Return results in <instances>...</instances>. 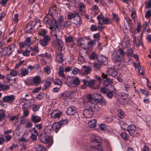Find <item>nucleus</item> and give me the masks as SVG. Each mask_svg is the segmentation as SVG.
Returning <instances> with one entry per match:
<instances>
[{
  "mask_svg": "<svg viewBox=\"0 0 151 151\" xmlns=\"http://www.w3.org/2000/svg\"><path fill=\"white\" fill-rule=\"evenodd\" d=\"M88 101L86 104L87 109L83 111V114L86 118H90L93 115V111L97 109L98 105L94 103L96 100L91 94L87 96Z\"/></svg>",
  "mask_w": 151,
  "mask_h": 151,
  "instance_id": "obj_1",
  "label": "nucleus"
},
{
  "mask_svg": "<svg viewBox=\"0 0 151 151\" xmlns=\"http://www.w3.org/2000/svg\"><path fill=\"white\" fill-rule=\"evenodd\" d=\"M50 33L53 38L55 39L53 43V45L58 49L57 51H62L64 45L63 41L61 39L58 38L57 33L53 30L51 31Z\"/></svg>",
  "mask_w": 151,
  "mask_h": 151,
  "instance_id": "obj_2",
  "label": "nucleus"
},
{
  "mask_svg": "<svg viewBox=\"0 0 151 151\" xmlns=\"http://www.w3.org/2000/svg\"><path fill=\"white\" fill-rule=\"evenodd\" d=\"M124 56V52L121 49L114 51L112 54V57L113 60L116 62L121 61Z\"/></svg>",
  "mask_w": 151,
  "mask_h": 151,
  "instance_id": "obj_3",
  "label": "nucleus"
},
{
  "mask_svg": "<svg viewBox=\"0 0 151 151\" xmlns=\"http://www.w3.org/2000/svg\"><path fill=\"white\" fill-rule=\"evenodd\" d=\"M63 20V17H60L58 18V22H55L54 24V29L55 31L57 29H63L66 25L65 22Z\"/></svg>",
  "mask_w": 151,
  "mask_h": 151,
  "instance_id": "obj_4",
  "label": "nucleus"
},
{
  "mask_svg": "<svg viewBox=\"0 0 151 151\" xmlns=\"http://www.w3.org/2000/svg\"><path fill=\"white\" fill-rule=\"evenodd\" d=\"M14 46L12 45L9 46L4 49L0 48V53L2 54L5 56H8L13 52Z\"/></svg>",
  "mask_w": 151,
  "mask_h": 151,
  "instance_id": "obj_5",
  "label": "nucleus"
},
{
  "mask_svg": "<svg viewBox=\"0 0 151 151\" xmlns=\"http://www.w3.org/2000/svg\"><path fill=\"white\" fill-rule=\"evenodd\" d=\"M127 130L130 135L133 137L137 136L138 134L137 128L134 125H131L128 126L127 127Z\"/></svg>",
  "mask_w": 151,
  "mask_h": 151,
  "instance_id": "obj_6",
  "label": "nucleus"
},
{
  "mask_svg": "<svg viewBox=\"0 0 151 151\" xmlns=\"http://www.w3.org/2000/svg\"><path fill=\"white\" fill-rule=\"evenodd\" d=\"M43 22L44 23H45L47 27L52 30L51 31L53 30L55 32L54 29H53L54 28V25H53L52 21L51 19L47 16H45L44 17Z\"/></svg>",
  "mask_w": 151,
  "mask_h": 151,
  "instance_id": "obj_7",
  "label": "nucleus"
},
{
  "mask_svg": "<svg viewBox=\"0 0 151 151\" xmlns=\"http://www.w3.org/2000/svg\"><path fill=\"white\" fill-rule=\"evenodd\" d=\"M35 22L32 21L27 24L24 28V31L27 33H31L32 32V29L34 27L36 24Z\"/></svg>",
  "mask_w": 151,
  "mask_h": 151,
  "instance_id": "obj_8",
  "label": "nucleus"
},
{
  "mask_svg": "<svg viewBox=\"0 0 151 151\" xmlns=\"http://www.w3.org/2000/svg\"><path fill=\"white\" fill-rule=\"evenodd\" d=\"M48 14L52 18L54 21H56L57 17L58 14L56 13V7H51L49 10Z\"/></svg>",
  "mask_w": 151,
  "mask_h": 151,
  "instance_id": "obj_9",
  "label": "nucleus"
},
{
  "mask_svg": "<svg viewBox=\"0 0 151 151\" xmlns=\"http://www.w3.org/2000/svg\"><path fill=\"white\" fill-rule=\"evenodd\" d=\"M40 141L44 144L48 143L49 142L50 138L49 136L46 134H41L39 137Z\"/></svg>",
  "mask_w": 151,
  "mask_h": 151,
  "instance_id": "obj_10",
  "label": "nucleus"
},
{
  "mask_svg": "<svg viewBox=\"0 0 151 151\" xmlns=\"http://www.w3.org/2000/svg\"><path fill=\"white\" fill-rule=\"evenodd\" d=\"M34 104V101L33 99L28 100L26 99V101L23 104L22 107L24 109H28L32 107Z\"/></svg>",
  "mask_w": 151,
  "mask_h": 151,
  "instance_id": "obj_11",
  "label": "nucleus"
},
{
  "mask_svg": "<svg viewBox=\"0 0 151 151\" xmlns=\"http://www.w3.org/2000/svg\"><path fill=\"white\" fill-rule=\"evenodd\" d=\"M15 99V96L13 95L4 96L2 98V101L4 102L12 103Z\"/></svg>",
  "mask_w": 151,
  "mask_h": 151,
  "instance_id": "obj_12",
  "label": "nucleus"
},
{
  "mask_svg": "<svg viewBox=\"0 0 151 151\" xmlns=\"http://www.w3.org/2000/svg\"><path fill=\"white\" fill-rule=\"evenodd\" d=\"M82 81L84 83V84L82 86L83 88H86V86H88L91 88H93L94 83V81L91 80L90 81H88L85 79H83Z\"/></svg>",
  "mask_w": 151,
  "mask_h": 151,
  "instance_id": "obj_13",
  "label": "nucleus"
},
{
  "mask_svg": "<svg viewBox=\"0 0 151 151\" xmlns=\"http://www.w3.org/2000/svg\"><path fill=\"white\" fill-rule=\"evenodd\" d=\"M62 51H56V52L55 59L57 62L59 63H62L64 60L63 56L61 52Z\"/></svg>",
  "mask_w": 151,
  "mask_h": 151,
  "instance_id": "obj_14",
  "label": "nucleus"
},
{
  "mask_svg": "<svg viewBox=\"0 0 151 151\" xmlns=\"http://www.w3.org/2000/svg\"><path fill=\"white\" fill-rule=\"evenodd\" d=\"M110 89L106 93L107 97L109 99H111L113 97V93H115L116 90L114 86L112 85H110Z\"/></svg>",
  "mask_w": 151,
  "mask_h": 151,
  "instance_id": "obj_15",
  "label": "nucleus"
},
{
  "mask_svg": "<svg viewBox=\"0 0 151 151\" xmlns=\"http://www.w3.org/2000/svg\"><path fill=\"white\" fill-rule=\"evenodd\" d=\"M77 109L75 107L72 106L68 107L66 110V113L69 115H73L76 113Z\"/></svg>",
  "mask_w": 151,
  "mask_h": 151,
  "instance_id": "obj_16",
  "label": "nucleus"
},
{
  "mask_svg": "<svg viewBox=\"0 0 151 151\" xmlns=\"http://www.w3.org/2000/svg\"><path fill=\"white\" fill-rule=\"evenodd\" d=\"M62 114V111L55 110L53 111L50 114L51 115V117L53 119H58L60 117Z\"/></svg>",
  "mask_w": 151,
  "mask_h": 151,
  "instance_id": "obj_17",
  "label": "nucleus"
},
{
  "mask_svg": "<svg viewBox=\"0 0 151 151\" xmlns=\"http://www.w3.org/2000/svg\"><path fill=\"white\" fill-rule=\"evenodd\" d=\"M107 76V75L105 74L104 73H102V74L101 77L103 78V79H106L104 81V83L106 86L112 84L113 83L111 79L108 78Z\"/></svg>",
  "mask_w": 151,
  "mask_h": 151,
  "instance_id": "obj_18",
  "label": "nucleus"
},
{
  "mask_svg": "<svg viewBox=\"0 0 151 151\" xmlns=\"http://www.w3.org/2000/svg\"><path fill=\"white\" fill-rule=\"evenodd\" d=\"M101 138L98 136H92L91 137V142L90 143V145L92 147V146H93V144L95 143H98L101 142Z\"/></svg>",
  "mask_w": 151,
  "mask_h": 151,
  "instance_id": "obj_19",
  "label": "nucleus"
},
{
  "mask_svg": "<svg viewBox=\"0 0 151 151\" xmlns=\"http://www.w3.org/2000/svg\"><path fill=\"white\" fill-rule=\"evenodd\" d=\"M20 73L19 76L20 77H24L28 75L29 71L28 70L25 68H22L20 69Z\"/></svg>",
  "mask_w": 151,
  "mask_h": 151,
  "instance_id": "obj_20",
  "label": "nucleus"
},
{
  "mask_svg": "<svg viewBox=\"0 0 151 151\" xmlns=\"http://www.w3.org/2000/svg\"><path fill=\"white\" fill-rule=\"evenodd\" d=\"M98 61L102 65H106L108 63L107 58L105 56L101 55L99 57Z\"/></svg>",
  "mask_w": 151,
  "mask_h": 151,
  "instance_id": "obj_21",
  "label": "nucleus"
},
{
  "mask_svg": "<svg viewBox=\"0 0 151 151\" xmlns=\"http://www.w3.org/2000/svg\"><path fill=\"white\" fill-rule=\"evenodd\" d=\"M53 79L52 78L48 77L47 78L45 83L44 85L45 88L46 89L50 85L51 83L53 82Z\"/></svg>",
  "mask_w": 151,
  "mask_h": 151,
  "instance_id": "obj_22",
  "label": "nucleus"
},
{
  "mask_svg": "<svg viewBox=\"0 0 151 151\" xmlns=\"http://www.w3.org/2000/svg\"><path fill=\"white\" fill-rule=\"evenodd\" d=\"M41 79L39 76H36L32 79L33 83L36 85H39L41 83Z\"/></svg>",
  "mask_w": 151,
  "mask_h": 151,
  "instance_id": "obj_23",
  "label": "nucleus"
},
{
  "mask_svg": "<svg viewBox=\"0 0 151 151\" xmlns=\"http://www.w3.org/2000/svg\"><path fill=\"white\" fill-rule=\"evenodd\" d=\"M108 75L113 77H115L117 74V73L116 71L113 69H110L107 71Z\"/></svg>",
  "mask_w": 151,
  "mask_h": 151,
  "instance_id": "obj_24",
  "label": "nucleus"
},
{
  "mask_svg": "<svg viewBox=\"0 0 151 151\" xmlns=\"http://www.w3.org/2000/svg\"><path fill=\"white\" fill-rule=\"evenodd\" d=\"M31 120L32 122L36 123L40 122L41 120V119L38 116L33 115L32 116Z\"/></svg>",
  "mask_w": 151,
  "mask_h": 151,
  "instance_id": "obj_25",
  "label": "nucleus"
},
{
  "mask_svg": "<svg viewBox=\"0 0 151 151\" xmlns=\"http://www.w3.org/2000/svg\"><path fill=\"white\" fill-rule=\"evenodd\" d=\"M94 103L96 104V102H98L100 105L105 106L106 105L107 103L106 101L104 99H96Z\"/></svg>",
  "mask_w": 151,
  "mask_h": 151,
  "instance_id": "obj_26",
  "label": "nucleus"
},
{
  "mask_svg": "<svg viewBox=\"0 0 151 151\" xmlns=\"http://www.w3.org/2000/svg\"><path fill=\"white\" fill-rule=\"evenodd\" d=\"M61 125L60 122H56L53 124L52 126V127L54 130H57L59 129L60 128Z\"/></svg>",
  "mask_w": 151,
  "mask_h": 151,
  "instance_id": "obj_27",
  "label": "nucleus"
},
{
  "mask_svg": "<svg viewBox=\"0 0 151 151\" xmlns=\"http://www.w3.org/2000/svg\"><path fill=\"white\" fill-rule=\"evenodd\" d=\"M74 23L77 25H80L81 23V19L78 15L75 17Z\"/></svg>",
  "mask_w": 151,
  "mask_h": 151,
  "instance_id": "obj_28",
  "label": "nucleus"
},
{
  "mask_svg": "<svg viewBox=\"0 0 151 151\" xmlns=\"http://www.w3.org/2000/svg\"><path fill=\"white\" fill-rule=\"evenodd\" d=\"M10 89V87L8 85H5L0 83V91L8 90Z\"/></svg>",
  "mask_w": 151,
  "mask_h": 151,
  "instance_id": "obj_29",
  "label": "nucleus"
},
{
  "mask_svg": "<svg viewBox=\"0 0 151 151\" xmlns=\"http://www.w3.org/2000/svg\"><path fill=\"white\" fill-rule=\"evenodd\" d=\"M36 151H45V148L42 145L38 144L36 145Z\"/></svg>",
  "mask_w": 151,
  "mask_h": 151,
  "instance_id": "obj_30",
  "label": "nucleus"
},
{
  "mask_svg": "<svg viewBox=\"0 0 151 151\" xmlns=\"http://www.w3.org/2000/svg\"><path fill=\"white\" fill-rule=\"evenodd\" d=\"M96 120L93 119L89 122H88V125L90 128H95L96 127Z\"/></svg>",
  "mask_w": 151,
  "mask_h": 151,
  "instance_id": "obj_31",
  "label": "nucleus"
},
{
  "mask_svg": "<svg viewBox=\"0 0 151 151\" xmlns=\"http://www.w3.org/2000/svg\"><path fill=\"white\" fill-rule=\"evenodd\" d=\"M72 82V85L73 84L75 86H77L79 85L80 81L78 77H76L73 79Z\"/></svg>",
  "mask_w": 151,
  "mask_h": 151,
  "instance_id": "obj_32",
  "label": "nucleus"
},
{
  "mask_svg": "<svg viewBox=\"0 0 151 151\" xmlns=\"http://www.w3.org/2000/svg\"><path fill=\"white\" fill-rule=\"evenodd\" d=\"M52 128L50 126L46 127L44 129V134H49L51 133L52 131Z\"/></svg>",
  "mask_w": 151,
  "mask_h": 151,
  "instance_id": "obj_33",
  "label": "nucleus"
},
{
  "mask_svg": "<svg viewBox=\"0 0 151 151\" xmlns=\"http://www.w3.org/2000/svg\"><path fill=\"white\" fill-rule=\"evenodd\" d=\"M78 15V13L76 12H74L73 13L70 14L68 16V20H70L72 18L76 17Z\"/></svg>",
  "mask_w": 151,
  "mask_h": 151,
  "instance_id": "obj_34",
  "label": "nucleus"
},
{
  "mask_svg": "<svg viewBox=\"0 0 151 151\" xmlns=\"http://www.w3.org/2000/svg\"><path fill=\"white\" fill-rule=\"evenodd\" d=\"M65 40L67 43L74 44L73 39L71 36L65 37Z\"/></svg>",
  "mask_w": 151,
  "mask_h": 151,
  "instance_id": "obj_35",
  "label": "nucleus"
},
{
  "mask_svg": "<svg viewBox=\"0 0 151 151\" xmlns=\"http://www.w3.org/2000/svg\"><path fill=\"white\" fill-rule=\"evenodd\" d=\"M92 147L94 148V151H103L102 147L99 144H97V145L92 146Z\"/></svg>",
  "mask_w": 151,
  "mask_h": 151,
  "instance_id": "obj_36",
  "label": "nucleus"
},
{
  "mask_svg": "<svg viewBox=\"0 0 151 151\" xmlns=\"http://www.w3.org/2000/svg\"><path fill=\"white\" fill-rule=\"evenodd\" d=\"M133 42L136 46H139L141 44V42L139 39H137L135 36L133 37Z\"/></svg>",
  "mask_w": 151,
  "mask_h": 151,
  "instance_id": "obj_37",
  "label": "nucleus"
},
{
  "mask_svg": "<svg viewBox=\"0 0 151 151\" xmlns=\"http://www.w3.org/2000/svg\"><path fill=\"white\" fill-rule=\"evenodd\" d=\"M58 74L60 76L62 77L63 78L65 79V76L64 73V70L63 68L61 67H60Z\"/></svg>",
  "mask_w": 151,
  "mask_h": 151,
  "instance_id": "obj_38",
  "label": "nucleus"
},
{
  "mask_svg": "<svg viewBox=\"0 0 151 151\" xmlns=\"http://www.w3.org/2000/svg\"><path fill=\"white\" fill-rule=\"evenodd\" d=\"M121 136L125 140H127L129 138V135L126 132H123L120 134Z\"/></svg>",
  "mask_w": 151,
  "mask_h": 151,
  "instance_id": "obj_39",
  "label": "nucleus"
},
{
  "mask_svg": "<svg viewBox=\"0 0 151 151\" xmlns=\"http://www.w3.org/2000/svg\"><path fill=\"white\" fill-rule=\"evenodd\" d=\"M117 113L118 116L120 118L123 119L124 117L125 114L121 110H118Z\"/></svg>",
  "mask_w": 151,
  "mask_h": 151,
  "instance_id": "obj_40",
  "label": "nucleus"
},
{
  "mask_svg": "<svg viewBox=\"0 0 151 151\" xmlns=\"http://www.w3.org/2000/svg\"><path fill=\"white\" fill-rule=\"evenodd\" d=\"M141 28V25L140 23H138L137 25V27L134 31V32L137 33L140 32Z\"/></svg>",
  "mask_w": 151,
  "mask_h": 151,
  "instance_id": "obj_41",
  "label": "nucleus"
},
{
  "mask_svg": "<svg viewBox=\"0 0 151 151\" xmlns=\"http://www.w3.org/2000/svg\"><path fill=\"white\" fill-rule=\"evenodd\" d=\"M46 30L44 29H41L38 31V34L40 36H45L47 33Z\"/></svg>",
  "mask_w": 151,
  "mask_h": 151,
  "instance_id": "obj_42",
  "label": "nucleus"
},
{
  "mask_svg": "<svg viewBox=\"0 0 151 151\" xmlns=\"http://www.w3.org/2000/svg\"><path fill=\"white\" fill-rule=\"evenodd\" d=\"M126 54L128 56L132 57L133 56V52L132 49H129L127 50Z\"/></svg>",
  "mask_w": 151,
  "mask_h": 151,
  "instance_id": "obj_43",
  "label": "nucleus"
},
{
  "mask_svg": "<svg viewBox=\"0 0 151 151\" xmlns=\"http://www.w3.org/2000/svg\"><path fill=\"white\" fill-rule=\"evenodd\" d=\"M36 128L34 127L32 129L29 130L30 132L32 134L36 135L38 136L39 134L38 131L36 129Z\"/></svg>",
  "mask_w": 151,
  "mask_h": 151,
  "instance_id": "obj_44",
  "label": "nucleus"
},
{
  "mask_svg": "<svg viewBox=\"0 0 151 151\" xmlns=\"http://www.w3.org/2000/svg\"><path fill=\"white\" fill-rule=\"evenodd\" d=\"M24 44L28 46H30L31 45L32 43L31 41V38L30 37H28L26 38V40L24 41Z\"/></svg>",
  "mask_w": 151,
  "mask_h": 151,
  "instance_id": "obj_45",
  "label": "nucleus"
},
{
  "mask_svg": "<svg viewBox=\"0 0 151 151\" xmlns=\"http://www.w3.org/2000/svg\"><path fill=\"white\" fill-rule=\"evenodd\" d=\"M83 68L85 69L84 71L86 73L88 74L91 72V70L90 67H88L86 65H84L83 66Z\"/></svg>",
  "mask_w": 151,
  "mask_h": 151,
  "instance_id": "obj_46",
  "label": "nucleus"
},
{
  "mask_svg": "<svg viewBox=\"0 0 151 151\" xmlns=\"http://www.w3.org/2000/svg\"><path fill=\"white\" fill-rule=\"evenodd\" d=\"M44 70L45 72L47 74H49L51 73V69L49 66H47L44 67Z\"/></svg>",
  "mask_w": 151,
  "mask_h": 151,
  "instance_id": "obj_47",
  "label": "nucleus"
},
{
  "mask_svg": "<svg viewBox=\"0 0 151 151\" xmlns=\"http://www.w3.org/2000/svg\"><path fill=\"white\" fill-rule=\"evenodd\" d=\"M92 10H96L95 12V14L96 15L99 12V9L98 6L95 5H93L91 8Z\"/></svg>",
  "mask_w": 151,
  "mask_h": 151,
  "instance_id": "obj_48",
  "label": "nucleus"
},
{
  "mask_svg": "<svg viewBox=\"0 0 151 151\" xmlns=\"http://www.w3.org/2000/svg\"><path fill=\"white\" fill-rule=\"evenodd\" d=\"M94 65L95 69L99 70L101 66L102 65L98 61V62L94 63Z\"/></svg>",
  "mask_w": 151,
  "mask_h": 151,
  "instance_id": "obj_49",
  "label": "nucleus"
},
{
  "mask_svg": "<svg viewBox=\"0 0 151 151\" xmlns=\"http://www.w3.org/2000/svg\"><path fill=\"white\" fill-rule=\"evenodd\" d=\"M109 90L107 86L106 87H101L100 88L101 92L103 93H106Z\"/></svg>",
  "mask_w": 151,
  "mask_h": 151,
  "instance_id": "obj_50",
  "label": "nucleus"
},
{
  "mask_svg": "<svg viewBox=\"0 0 151 151\" xmlns=\"http://www.w3.org/2000/svg\"><path fill=\"white\" fill-rule=\"evenodd\" d=\"M100 37V36L99 33L95 34L93 35L94 40L96 42L99 41Z\"/></svg>",
  "mask_w": 151,
  "mask_h": 151,
  "instance_id": "obj_51",
  "label": "nucleus"
},
{
  "mask_svg": "<svg viewBox=\"0 0 151 151\" xmlns=\"http://www.w3.org/2000/svg\"><path fill=\"white\" fill-rule=\"evenodd\" d=\"M22 109L23 111V116L24 117H27L29 114V111L28 110V109H25L23 107H22Z\"/></svg>",
  "mask_w": 151,
  "mask_h": 151,
  "instance_id": "obj_52",
  "label": "nucleus"
},
{
  "mask_svg": "<svg viewBox=\"0 0 151 151\" xmlns=\"http://www.w3.org/2000/svg\"><path fill=\"white\" fill-rule=\"evenodd\" d=\"M10 74L12 76H15L17 75V70L13 69L10 71Z\"/></svg>",
  "mask_w": 151,
  "mask_h": 151,
  "instance_id": "obj_53",
  "label": "nucleus"
},
{
  "mask_svg": "<svg viewBox=\"0 0 151 151\" xmlns=\"http://www.w3.org/2000/svg\"><path fill=\"white\" fill-rule=\"evenodd\" d=\"M85 6L83 3H81L79 4V10L80 11L84 12L85 11Z\"/></svg>",
  "mask_w": 151,
  "mask_h": 151,
  "instance_id": "obj_54",
  "label": "nucleus"
},
{
  "mask_svg": "<svg viewBox=\"0 0 151 151\" xmlns=\"http://www.w3.org/2000/svg\"><path fill=\"white\" fill-rule=\"evenodd\" d=\"M124 89L126 91L128 92L130 90V87L129 85L125 84L124 85Z\"/></svg>",
  "mask_w": 151,
  "mask_h": 151,
  "instance_id": "obj_55",
  "label": "nucleus"
},
{
  "mask_svg": "<svg viewBox=\"0 0 151 151\" xmlns=\"http://www.w3.org/2000/svg\"><path fill=\"white\" fill-rule=\"evenodd\" d=\"M99 128L100 129L102 130H105L106 129L107 126L105 124H101L99 126Z\"/></svg>",
  "mask_w": 151,
  "mask_h": 151,
  "instance_id": "obj_56",
  "label": "nucleus"
},
{
  "mask_svg": "<svg viewBox=\"0 0 151 151\" xmlns=\"http://www.w3.org/2000/svg\"><path fill=\"white\" fill-rule=\"evenodd\" d=\"M33 126L32 123L30 121L27 122L26 124L25 127L26 128H31Z\"/></svg>",
  "mask_w": 151,
  "mask_h": 151,
  "instance_id": "obj_57",
  "label": "nucleus"
},
{
  "mask_svg": "<svg viewBox=\"0 0 151 151\" xmlns=\"http://www.w3.org/2000/svg\"><path fill=\"white\" fill-rule=\"evenodd\" d=\"M96 41L94 40H90L88 42V44L90 47L94 46L96 44Z\"/></svg>",
  "mask_w": 151,
  "mask_h": 151,
  "instance_id": "obj_58",
  "label": "nucleus"
},
{
  "mask_svg": "<svg viewBox=\"0 0 151 151\" xmlns=\"http://www.w3.org/2000/svg\"><path fill=\"white\" fill-rule=\"evenodd\" d=\"M30 48L32 51L35 52L36 53H37L39 52L38 47L36 45H34L32 48H31L30 47Z\"/></svg>",
  "mask_w": 151,
  "mask_h": 151,
  "instance_id": "obj_59",
  "label": "nucleus"
},
{
  "mask_svg": "<svg viewBox=\"0 0 151 151\" xmlns=\"http://www.w3.org/2000/svg\"><path fill=\"white\" fill-rule=\"evenodd\" d=\"M97 18L98 22H101V20L103 21L104 17L102 14H100L97 16Z\"/></svg>",
  "mask_w": 151,
  "mask_h": 151,
  "instance_id": "obj_60",
  "label": "nucleus"
},
{
  "mask_svg": "<svg viewBox=\"0 0 151 151\" xmlns=\"http://www.w3.org/2000/svg\"><path fill=\"white\" fill-rule=\"evenodd\" d=\"M113 16V19L117 23L119 21V19L118 18V16L114 13L112 14Z\"/></svg>",
  "mask_w": 151,
  "mask_h": 151,
  "instance_id": "obj_61",
  "label": "nucleus"
},
{
  "mask_svg": "<svg viewBox=\"0 0 151 151\" xmlns=\"http://www.w3.org/2000/svg\"><path fill=\"white\" fill-rule=\"evenodd\" d=\"M54 84L55 85H61L63 83L59 79H57L54 82Z\"/></svg>",
  "mask_w": 151,
  "mask_h": 151,
  "instance_id": "obj_62",
  "label": "nucleus"
},
{
  "mask_svg": "<svg viewBox=\"0 0 151 151\" xmlns=\"http://www.w3.org/2000/svg\"><path fill=\"white\" fill-rule=\"evenodd\" d=\"M151 16V11L149 10L147 11L145 14V17L147 19Z\"/></svg>",
  "mask_w": 151,
  "mask_h": 151,
  "instance_id": "obj_63",
  "label": "nucleus"
},
{
  "mask_svg": "<svg viewBox=\"0 0 151 151\" xmlns=\"http://www.w3.org/2000/svg\"><path fill=\"white\" fill-rule=\"evenodd\" d=\"M40 107L39 105L35 104L32 108V110L34 111H37L40 109Z\"/></svg>",
  "mask_w": 151,
  "mask_h": 151,
  "instance_id": "obj_64",
  "label": "nucleus"
}]
</instances>
